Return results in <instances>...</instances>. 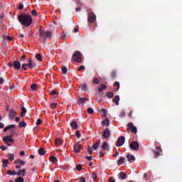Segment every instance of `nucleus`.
<instances>
[{"label": "nucleus", "mask_w": 182, "mask_h": 182, "mask_svg": "<svg viewBox=\"0 0 182 182\" xmlns=\"http://www.w3.org/2000/svg\"><path fill=\"white\" fill-rule=\"evenodd\" d=\"M18 22H20V23L24 26H31V24L33 21L32 19V16L25 14L18 16Z\"/></svg>", "instance_id": "nucleus-1"}, {"label": "nucleus", "mask_w": 182, "mask_h": 182, "mask_svg": "<svg viewBox=\"0 0 182 182\" xmlns=\"http://www.w3.org/2000/svg\"><path fill=\"white\" fill-rule=\"evenodd\" d=\"M40 39L46 42V41H50L52 39V31L49 30L42 31L41 29L38 30Z\"/></svg>", "instance_id": "nucleus-2"}, {"label": "nucleus", "mask_w": 182, "mask_h": 182, "mask_svg": "<svg viewBox=\"0 0 182 182\" xmlns=\"http://www.w3.org/2000/svg\"><path fill=\"white\" fill-rule=\"evenodd\" d=\"M12 137H14V134H11L9 136H4L3 138V141L7 146H11V143H15V140H14V139H12Z\"/></svg>", "instance_id": "nucleus-3"}, {"label": "nucleus", "mask_w": 182, "mask_h": 182, "mask_svg": "<svg viewBox=\"0 0 182 182\" xmlns=\"http://www.w3.org/2000/svg\"><path fill=\"white\" fill-rule=\"evenodd\" d=\"M73 59L74 62L80 63V62H82V54L80 53V51L74 53V55H73Z\"/></svg>", "instance_id": "nucleus-4"}, {"label": "nucleus", "mask_w": 182, "mask_h": 182, "mask_svg": "<svg viewBox=\"0 0 182 182\" xmlns=\"http://www.w3.org/2000/svg\"><path fill=\"white\" fill-rule=\"evenodd\" d=\"M89 23H93L96 21V15L93 12H90L87 15Z\"/></svg>", "instance_id": "nucleus-5"}, {"label": "nucleus", "mask_w": 182, "mask_h": 182, "mask_svg": "<svg viewBox=\"0 0 182 182\" xmlns=\"http://www.w3.org/2000/svg\"><path fill=\"white\" fill-rule=\"evenodd\" d=\"M153 153L156 157H159L160 156H163V149H161V147L156 146V150H153Z\"/></svg>", "instance_id": "nucleus-6"}, {"label": "nucleus", "mask_w": 182, "mask_h": 182, "mask_svg": "<svg viewBox=\"0 0 182 182\" xmlns=\"http://www.w3.org/2000/svg\"><path fill=\"white\" fill-rule=\"evenodd\" d=\"M127 130H130L132 133H137V127H134L132 122L127 124Z\"/></svg>", "instance_id": "nucleus-7"}, {"label": "nucleus", "mask_w": 182, "mask_h": 182, "mask_svg": "<svg viewBox=\"0 0 182 182\" xmlns=\"http://www.w3.org/2000/svg\"><path fill=\"white\" fill-rule=\"evenodd\" d=\"M124 141H126V138L124 136H120L118 138L117 141V147H121V146H123L124 144Z\"/></svg>", "instance_id": "nucleus-8"}, {"label": "nucleus", "mask_w": 182, "mask_h": 182, "mask_svg": "<svg viewBox=\"0 0 182 182\" xmlns=\"http://www.w3.org/2000/svg\"><path fill=\"white\" fill-rule=\"evenodd\" d=\"M102 138L103 139H110V129L107 128L102 132Z\"/></svg>", "instance_id": "nucleus-9"}, {"label": "nucleus", "mask_w": 182, "mask_h": 182, "mask_svg": "<svg viewBox=\"0 0 182 182\" xmlns=\"http://www.w3.org/2000/svg\"><path fill=\"white\" fill-rule=\"evenodd\" d=\"M129 147L130 149H132V150H139V143L137 141H132L130 144H129Z\"/></svg>", "instance_id": "nucleus-10"}, {"label": "nucleus", "mask_w": 182, "mask_h": 182, "mask_svg": "<svg viewBox=\"0 0 182 182\" xmlns=\"http://www.w3.org/2000/svg\"><path fill=\"white\" fill-rule=\"evenodd\" d=\"M74 151L75 153H80V149H82V145L79 143H77L74 145Z\"/></svg>", "instance_id": "nucleus-11"}, {"label": "nucleus", "mask_w": 182, "mask_h": 182, "mask_svg": "<svg viewBox=\"0 0 182 182\" xmlns=\"http://www.w3.org/2000/svg\"><path fill=\"white\" fill-rule=\"evenodd\" d=\"M33 68H36V63L32 61V58L28 59V68L33 69Z\"/></svg>", "instance_id": "nucleus-12"}, {"label": "nucleus", "mask_w": 182, "mask_h": 182, "mask_svg": "<svg viewBox=\"0 0 182 182\" xmlns=\"http://www.w3.org/2000/svg\"><path fill=\"white\" fill-rule=\"evenodd\" d=\"M13 66L14 69L19 70L21 69V63L18 60H16L14 62Z\"/></svg>", "instance_id": "nucleus-13"}, {"label": "nucleus", "mask_w": 182, "mask_h": 182, "mask_svg": "<svg viewBox=\"0 0 182 182\" xmlns=\"http://www.w3.org/2000/svg\"><path fill=\"white\" fill-rule=\"evenodd\" d=\"M15 116H16V112L15 109H11L9 114V119H11V120L14 119H15Z\"/></svg>", "instance_id": "nucleus-14"}, {"label": "nucleus", "mask_w": 182, "mask_h": 182, "mask_svg": "<svg viewBox=\"0 0 182 182\" xmlns=\"http://www.w3.org/2000/svg\"><path fill=\"white\" fill-rule=\"evenodd\" d=\"M127 178V174H126L124 172H120L118 174V178H119V180H126Z\"/></svg>", "instance_id": "nucleus-15"}, {"label": "nucleus", "mask_w": 182, "mask_h": 182, "mask_svg": "<svg viewBox=\"0 0 182 182\" xmlns=\"http://www.w3.org/2000/svg\"><path fill=\"white\" fill-rule=\"evenodd\" d=\"M102 150H107L109 151V144L107 142L104 141L102 142V145L101 146Z\"/></svg>", "instance_id": "nucleus-16"}, {"label": "nucleus", "mask_w": 182, "mask_h": 182, "mask_svg": "<svg viewBox=\"0 0 182 182\" xmlns=\"http://www.w3.org/2000/svg\"><path fill=\"white\" fill-rule=\"evenodd\" d=\"M113 103H115L117 106H119V102H120V97L119 95H116L113 100Z\"/></svg>", "instance_id": "nucleus-17"}, {"label": "nucleus", "mask_w": 182, "mask_h": 182, "mask_svg": "<svg viewBox=\"0 0 182 182\" xmlns=\"http://www.w3.org/2000/svg\"><path fill=\"white\" fill-rule=\"evenodd\" d=\"M102 124L103 126H107V127H109L110 126V120H109V118H106L105 120L102 122Z\"/></svg>", "instance_id": "nucleus-18"}, {"label": "nucleus", "mask_w": 182, "mask_h": 182, "mask_svg": "<svg viewBox=\"0 0 182 182\" xmlns=\"http://www.w3.org/2000/svg\"><path fill=\"white\" fill-rule=\"evenodd\" d=\"M127 159H128V161H129V163L136 160V157L134 156V155L130 154L127 155Z\"/></svg>", "instance_id": "nucleus-19"}, {"label": "nucleus", "mask_w": 182, "mask_h": 182, "mask_svg": "<svg viewBox=\"0 0 182 182\" xmlns=\"http://www.w3.org/2000/svg\"><path fill=\"white\" fill-rule=\"evenodd\" d=\"M25 173H26V169H20L18 172H16V176H25Z\"/></svg>", "instance_id": "nucleus-20"}, {"label": "nucleus", "mask_w": 182, "mask_h": 182, "mask_svg": "<svg viewBox=\"0 0 182 182\" xmlns=\"http://www.w3.org/2000/svg\"><path fill=\"white\" fill-rule=\"evenodd\" d=\"M70 127H72V129L76 130V129L79 127V125H77V122L76 121H73V122L70 123Z\"/></svg>", "instance_id": "nucleus-21"}, {"label": "nucleus", "mask_w": 182, "mask_h": 182, "mask_svg": "<svg viewBox=\"0 0 182 182\" xmlns=\"http://www.w3.org/2000/svg\"><path fill=\"white\" fill-rule=\"evenodd\" d=\"M14 164H19V166H25V162L23 160L18 159L14 161Z\"/></svg>", "instance_id": "nucleus-22"}, {"label": "nucleus", "mask_w": 182, "mask_h": 182, "mask_svg": "<svg viewBox=\"0 0 182 182\" xmlns=\"http://www.w3.org/2000/svg\"><path fill=\"white\" fill-rule=\"evenodd\" d=\"M124 160H126V158L124 156L120 157V159L117 161L118 166H122V163H124Z\"/></svg>", "instance_id": "nucleus-23"}, {"label": "nucleus", "mask_w": 182, "mask_h": 182, "mask_svg": "<svg viewBox=\"0 0 182 182\" xmlns=\"http://www.w3.org/2000/svg\"><path fill=\"white\" fill-rule=\"evenodd\" d=\"M89 100L86 97H81L79 99L78 102L79 103H81L82 105H85V102H87Z\"/></svg>", "instance_id": "nucleus-24"}, {"label": "nucleus", "mask_w": 182, "mask_h": 182, "mask_svg": "<svg viewBox=\"0 0 182 182\" xmlns=\"http://www.w3.org/2000/svg\"><path fill=\"white\" fill-rule=\"evenodd\" d=\"M45 153H46V151H45V149L40 148L38 149V154H40V156H43L45 154Z\"/></svg>", "instance_id": "nucleus-25"}, {"label": "nucleus", "mask_w": 182, "mask_h": 182, "mask_svg": "<svg viewBox=\"0 0 182 182\" xmlns=\"http://www.w3.org/2000/svg\"><path fill=\"white\" fill-rule=\"evenodd\" d=\"M106 96H107V97H108V99H112V98H113V96H114V94H113V92H107L106 93Z\"/></svg>", "instance_id": "nucleus-26"}, {"label": "nucleus", "mask_w": 182, "mask_h": 182, "mask_svg": "<svg viewBox=\"0 0 182 182\" xmlns=\"http://www.w3.org/2000/svg\"><path fill=\"white\" fill-rule=\"evenodd\" d=\"M13 127H15V124L9 125L4 128V132H8V130H10V129H13Z\"/></svg>", "instance_id": "nucleus-27"}, {"label": "nucleus", "mask_w": 182, "mask_h": 182, "mask_svg": "<svg viewBox=\"0 0 182 182\" xmlns=\"http://www.w3.org/2000/svg\"><path fill=\"white\" fill-rule=\"evenodd\" d=\"M55 144H56L57 146H62L63 143L60 139H56L55 141Z\"/></svg>", "instance_id": "nucleus-28"}, {"label": "nucleus", "mask_w": 182, "mask_h": 182, "mask_svg": "<svg viewBox=\"0 0 182 182\" xmlns=\"http://www.w3.org/2000/svg\"><path fill=\"white\" fill-rule=\"evenodd\" d=\"M61 72H62L63 75H66V73H68V68L65 66H63L61 68Z\"/></svg>", "instance_id": "nucleus-29"}, {"label": "nucleus", "mask_w": 182, "mask_h": 182, "mask_svg": "<svg viewBox=\"0 0 182 182\" xmlns=\"http://www.w3.org/2000/svg\"><path fill=\"white\" fill-rule=\"evenodd\" d=\"M22 110V112L21 114V117H25V114L26 113L27 110H26V108H25L24 107H22L21 109Z\"/></svg>", "instance_id": "nucleus-30"}, {"label": "nucleus", "mask_w": 182, "mask_h": 182, "mask_svg": "<svg viewBox=\"0 0 182 182\" xmlns=\"http://www.w3.org/2000/svg\"><path fill=\"white\" fill-rule=\"evenodd\" d=\"M7 157H8L9 159H10V160H11V161H13V160H15V154H9L7 155Z\"/></svg>", "instance_id": "nucleus-31"}, {"label": "nucleus", "mask_w": 182, "mask_h": 182, "mask_svg": "<svg viewBox=\"0 0 182 182\" xmlns=\"http://www.w3.org/2000/svg\"><path fill=\"white\" fill-rule=\"evenodd\" d=\"M18 127L20 128L26 127V123L24 121H21V122H19Z\"/></svg>", "instance_id": "nucleus-32"}, {"label": "nucleus", "mask_w": 182, "mask_h": 182, "mask_svg": "<svg viewBox=\"0 0 182 182\" xmlns=\"http://www.w3.org/2000/svg\"><path fill=\"white\" fill-rule=\"evenodd\" d=\"M99 146H100V144L99 142H96L92 145V149L94 150H97V149H99Z\"/></svg>", "instance_id": "nucleus-33"}, {"label": "nucleus", "mask_w": 182, "mask_h": 182, "mask_svg": "<svg viewBox=\"0 0 182 182\" xmlns=\"http://www.w3.org/2000/svg\"><path fill=\"white\" fill-rule=\"evenodd\" d=\"M50 161H52V163H57L58 162V158L55 156H50Z\"/></svg>", "instance_id": "nucleus-34"}, {"label": "nucleus", "mask_w": 182, "mask_h": 182, "mask_svg": "<svg viewBox=\"0 0 182 182\" xmlns=\"http://www.w3.org/2000/svg\"><path fill=\"white\" fill-rule=\"evenodd\" d=\"M7 174H9V176H16V172H15V171L9 170Z\"/></svg>", "instance_id": "nucleus-35"}, {"label": "nucleus", "mask_w": 182, "mask_h": 182, "mask_svg": "<svg viewBox=\"0 0 182 182\" xmlns=\"http://www.w3.org/2000/svg\"><path fill=\"white\" fill-rule=\"evenodd\" d=\"M36 59L38 60V62H42V55L41 54H36Z\"/></svg>", "instance_id": "nucleus-36"}, {"label": "nucleus", "mask_w": 182, "mask_h": 182, "mask_svg": "<svg viewBox=\"0 0 182 182\" xmlns=\"http://www.w3.org/2000/svg\"><path fill=\"white\" fill-rule=\"evenodd\" d=\"M101 86L102 87L98 88V92H100V93H102V92H103V90H105L107 87L106 85H102Z\"/></svg>", "instance_id": "nucleus-37"}, {"label": "nucleus", "mask_w": 182, "mask_h": 182, "mask_svg": "<svg viewBox=\"0 0 182 182\" xmlns=\"http://www.w3.org/2000/svg\"><path fill=\"white\" fill-rule=\"evenodd\" d=\"M117 72L116 70H112L110 73V76L112 79H114V77H116V75H117Z\"/></svg>", "instance_id": "nucleus-38"}, {"label": "nucleus", "mask_w": 182, "mask_h": 182, "mask_svg": "<svg viewBox=\"0 0 182 182\" xmlns=\"http://www.w3.org/2000/svg\"><path fill=\"white\" fill-rule=\"evenodd\" d=\"M2 163H3V166H2V167H8V165H6V164H8V163H9V161H8V159H4L3 160V161H2Z\"/></svg>", "instance_id": "nucleus-39"}, {"label": "nucleus", "mask_w": 182, "mask_h": 182, "mask_svg": "<svg viewBox=\"0 0 182 182\" xmlns=\"http://www.w3.org/2000/svg\"><path fill=\"white\" fill-rule=\"evenodd\" d=\"M114 86H117V90H119V89H120V82L116 81L114 83Z\"/></svg>", "instance_id": "nucleus-40"}, {"label": "nucleus", "mask_w": 182, "mask_h": 182, "mask_svg": "<svg viewBox=\"0 0 182 182\" xmlns=\"http://www.w3.org/2000/svg\"><path fill=\"white\" fill-rule=\"evenodd\" d=\"M50 95L53 96H58L59 95V92L56 90H53L50 92Z\"/></svg>", "instance_id": "nucleus-41"}, {"label": "nucleus", "mask_w": 182, "mask_h": 182, "mask_svg": "<svg viewBox=\"0 0 182 182\" xmlns=\"http://www.w3.org/2000/svg\"><path fill=\"white\" fill-rule=\"evenodd\" d=\"M31 90H36V89H38V85L36 84H33L31 86Z\"/></svg>", "instance_id": "nucleus-42"}, {"label": "nucleus", "mask_w": 182, "mask_h": 182, "mask_svg": "<svg viewBox=\"0 0 182 182\" xmlns=\"http://www.w3.org/2000/svg\"><path fill=\"white\" fill-rule=\"evenodd\" d=\"M92 83H94V85H99V79L98 78H94L92 80Z\"/></svg>", "instance_id": "nucleus-43"}, {"label": "nucleus", "mask_w": 182, "mask_h": 182, "mask_svg": "<svg viewBox=\"0 0 182 182\" xmlns=\"http://www.w3.org/2000/svg\"><path fill=\"white\" fill-rule=\"evenodd\" d=\"M87 151H88L89 154H90V156H92V153H93V150L92 149V147L88 146V148H87Z\"/></svg>", "instance_id": "nucleus-44"}, {"label": "nucleus", "mask_w": 182, "mask_h": 182, "mask_svg": "<svg viewBox=\"0 0 182 182\" xmlns=\"http://www.w3.org/2000/svg\"><path fill=\"white\" fill-rule=\"evenodd\" d=\"M16 182H23V178L20 176L16 179Z\"/></svg>", "instance_id": "nucleus-45"}, {"label": "nucleus", "mask_w": 182, "mask_h": 182, "mask_svg": "<svg viewBox=\"0 0 182 182\" xmlns=\"http://www.w3.org/2000/svg\"><path fill=\"white\" fill-rule=\"evenodd\" d=\"M82 90H83L84 92H86V90H87V85H86V84L82 85Z\"/></svg>", "instance_id": "nucleus-46"}, {"label": "nucleus", "mask_w": 182, "mask_h": 182, "mask_svg": "<svg viewBox=\"0 0 182 182\" xmlns=\"http://www.w3.org/2000/svg\"><path fill=\"white\" fill-rule=\"evenodd\" d=\"M87 112L89 113V114H93V113H95V111L92 108H88Z\"/></svg>", "instance_id": "nucleus-47"}, {"label": "nucleus", "mask_w": 182, "mask_h": 182, "mask_svg": "<svg viewBox=\"0 0 182 182\" xmlns=\"http://www.w3.org/2000/svg\"><path fill=\"white\" fill-rule=\"evenodd\" d=\"M31 14L33 15V16H38V12L36 11V10H33L31 11Z\"/></svg>", "instance_id": "nucleus-48"}, {"label": "nucleus", "mask_w": 182, "mask_h": 182, "mask_svg": "<svg viewBox=\"0 0 182 182\" xmlns=\"http://www.w3.org/2000/svg\"><path fill=\"white\" fill-rule=\"evenodd\" d=\"M76 170H77V171H80L82 170V165L80 164L77 165Z\"/></svg>", "instance_id": "nucleus-49"}, {"label": "nucleus", "mask_w": 182, "mask_h": 182, "mask_svg": "<svg viewBox=\"0 0 182 182\" xmlns=\"http://www.w3.org/2000/svg\"><path fill=\"white\" fill-rule=\"evenodd\" d=\"M75 136H76L77 139H80V133H79L78 130H77L75 132Z\"/></svg>", "instance_id": "nucleus-50"}, {"label": "nucleus", "mask_w": 182, "mask_h": 182, "mask_svg": "<svg viewBox=\"0 0 182 182\" xmlns=\"http://www.w3.org/2000/svg\"><path fill=\"white\" fill-rule=\"evenodd\" d=\"M3 38H6L8 41H12V37L7 36H6L5 35L3 36Z\"/></svg>", "instance_id": "nucleus-51"}, {"label": "nucleus", "mask_w": 182, "mask_h": 182, "mask_svg": "<svg viewBox=\"0 0 182 182\" xmlns=\"http://www.w3.org/2000/svg\"><path fill=\"white\" fill-rule=\"evenodd\" d=\"M92 178H93V180H96V178H97V175L95 173H92Z\"/></svg>", "instance_id": "nucleus-52"}, {"label": "nucleus", "mask_w": 182, "mask_h": 182, "mask_svg": "<svg viewBox=\"0 0 182 182\" xmlns=\"http://www.w3.org/2000/svg\"><path fill=\"white\" fill-rule=\"evenodd\" d=\"M50 106L51 109H56V106H58V105L56 103H52Z\"/></svg>", "instance_id": "nucleus-53"}, {"label": "nucleus", "mask_w": 182, "mask_h": 182, "mask_svg": "<svg viewBox=\"0 0 182 182\" xmlns=\"http://www.w3.org/2000/svg\"><path fill=\"white\" fill-rule=\"evenodd\" d=\"M40 124H42V120L41 119H38L36 122V125L39 126Z\"/></svg>", "instance_id": "nucleus-54"}, {"label": "nucleus", "mask_w": 182, "mask_h": 182, "mask_svg": "<svg viewBox=\"0 0 182 182\" xmlns=\"http://www.w3.org/2000/svg\"><path fill=\"white\" fill-rule=\"evenodd\" d=\"M85 65H81V66L79 68L78 70H79L80 72H82V70H85Z\"/></svg>", "instance_id": "nucleus-55"}, {"label": "nucleus", "mask_w": 182, "mask_h": 182, "mask_svg": "<svg viewBox=\"0 0 182 182\" xmlns=\"http://www.w3.org/2000/svg\"><path fill=\"white\" fill-rule=\"evenodd\" d=\"M18 9L19 11H22V9H23V5L22 4H20L18 5Z\"/></svg>", "instance_id": "nucleus-56"}, {"label": "nucleus", "mask_w": 182, "mask_h": 182, "mask_svg": "<svg viewBox=\"0 0 182 182\" xmlns=\"http://www.w3.org/2000/svg\"><path fill=\"white\" fill-rule=\"evenodd\" d=\"M124 116H126V114L124 113V112H122L119 114V117H124Z\"/></svg>", "instance_id": "nucleus-57"}, {"label": "nucleus", "mask_w": 182, "mask_h": 182, "mask_svg": "<svg viewBox=\"0 0 182 182\" xmlns=\"http://www.w3.org/2000/svg\"><path fill=\"white\" fill-rule=\"evenodd\" d=\"M85 159L89 161H92V160H93V158L92 156H86Z\"/></svg>", "instance_id": "nucleus-58"}, {"label": "nucleus", "mask_w": 182, "mask_h": 182, "mask_svg": "<svg viewBox=\"0 0 182 182\" xmlns=\"http://www.w3.org/2000/svg\"><path fill=\"white\" fill-rule=\"evenodd\" d=\"M100 157H105V153H103V151H100Z\"/></svg>", "instance_id": "nucleus-59"}, {"label": "nucleus", "mask_w": 182, "mask_h": 182, "mask_svg": "<svg viewBox=\"0 0 182 182\" xmlns=\"http://www.w3.org/2000/svg\"><path fill=\"white\" fill-rule=\"evenodd\" d=\"M0 149H1V150H3V151H5V150H6L7 148H6V146L2 145V146H0Z\"/></svg>", "instance_id": "nucleus-60"}, {"label": "nucleus", "mask_w": 182, "mask_h": 182, "mask_svg": "<svg viewBox=\"0 0 182 182\" xmlns=\"http://www.w3.org/2000/svg\"><path fill=\"white\" fill-rule=\"evenodd\" d=\"M79 182H86V179L85 178V177H81Z\"/></svg>", "instance_id": "nucleus-61"}, {"label": "nucleus", "mask_w": 182, "mask_h": 182, "mask_svg": "<svg viewBox=\"0 0 182 182\" xmlns=\"http://www.w3.org/2000/svg\"><path fill=\"white\" fill-rule=\"evenodd\" d=\"M61 38H62V39H65V38H66V34L65 33H62Z\"/></svg>", "instance_id": "nucleus-62"}, {"label": "nucleus", "mask_w": 182, "mask_h": 182, "mask_svg": "<svg viewBox=\"0 0 182 182\" xmlns=\"http://www.w3.org/2000/svg\"><path fill=\"white\" fill-rule=\"evenodd\" d=\"M102 113L103 114H106V113H107V111L106 109H102Z\"/></svg>", "instance_id": "nucleus-63"}, {"label": "nucleus", "mask_w": 182, "mask_h": 182, "mask_svg": "<svg viewBox=\"0 0 182 182\" xmlns=\"http://www.w3.org/2000/svg\"><path fill=\"white\" fill-rule=\"evenodd\" d=\"M109 182H115V181H114V179H113V178H109Z\"/></svg>", "instance_id": "nucleus-64"}]
</instances>
